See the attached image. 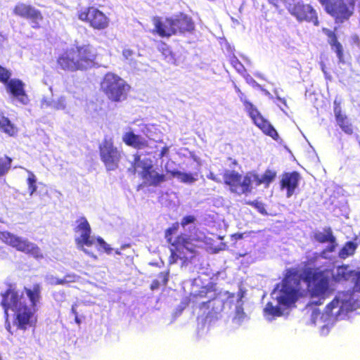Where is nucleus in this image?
<instances>
[{"mask_svg": "<svg viewBox=\"0 0 360 360\" xmlns=\"http://www.w3.org/2000/svg\"><path fill=\"white\" fill-rule=\"evenodd\" d=\"M52 103H53V100L49 101L48 99H43L41 101V108L43 109H46L49 108H52Z\"/></svg>", "mask_w": 360, "mask_h": 360, "instance_id": "c03bdc74", "label": "nucleus"}, {"mask_svg": "<svg viewBox=\"0 0 360 360\" xmlns=\"http://www.w3.org/2000/svg\"><path fill=\"white\" fill-rule=\"evenodd\" d=\"M320 314V311L319 310H314L313 311L312 316L314 318H316Z\"/></svg>", "mask_w": 360, "mask_h": 360, "instance_id": "8fccbe9b", "label": "nucleus"}, {"mask_svg": "<svg viewBox=\"0 0 360 360\" xmlns=\"http://www.w3.org/2000/svg\"><path fill=\"white\" fill-rule=\"evenodd\" d=\"M13 13L18 17L27 20L33 29L41 27L44 16L41 11L30 4L18 3L13 8Z\"/></svg>", "mask_w": 360, "mask_h": 360, "instance_id": "2eb2a0df", "label": "nucleus"}, {"mask_svg": "<svg viewBox=\"0 0 360 360\" xmlns=\"http://www.w3.org/2000/svg\"><path fill=\"white\" fill-rule=\"evenodd\" d=\"M179 228V223L174 222L165 231V238L170 245L169 264L176 263L178 260L185 264L196 255V245L193 244V239L190 236L181 233L174 236Z\"/></svg>", "mask_w": 360, "mask_h": 360, "instance_id": "20e7f679", "label": "nucleus"}, {"mask_svg": "<svg viewBox=\"0 0 360 360\" xmlns=\"http://www.w3.org/2000/svg\"><path fill=\"white\" fill-rule=\"evenodd\" d=\"M11 76V71L0 65V82L4 84L8 83V81L10 79Z\"/></svg>", "mask_w": 360, "mask_h": 360, "instance_id": "e433bc0d", "label": "nucleus"}, {"mask_svg": "<svg viewBox=\"0 0 360 360\" xmlns=\"http://www.w3.org/2000/svg\"><path fill=\"white\" fill-rule=\"evenodd\" d=\"M97 56L96 49L91 44H75L58 56L56 63L66 72L84 71L96 64Z\"/></svg>", "mask_w": 360, "mask_h": 360, "instance_id": "7ed1b4c3", "label": "nucleus"}, {"mask_svg": "<svg viewBox=\"0 0 360 360\" xmlns=\"http://www.w3.org/2000/svg\"><path fill=\"white\" fill-rule=\"evenodd\" d=\"M251 176L249 173L244 176L236 170L226 169L222 175L223 184L231 193L236 195H248L252 193Z\"/></svg>", "mask_w": 360, "mask_h": 360, "instance_id": "6e6552de", "label": "nucleus"}, {"mask_svg": "<svg viewBox=\"0 0 360 360\" xmlns=\"http://www.w3.org/2000/svg\"><path fill=\"white\" fill-rule=\"evenodd\" d=\"M245 316V314L243 310V304H240L236 308L235 318L238 320H241V319H244Z\"/></svg>", "mask_w": 360, "mask_h": 360, "instance_id": "79ce46f5", "label": "nucleus"}, {"mask_svg": "<svg viewBox=\"0 0 360 360\" xmlns=\"http://www.w3.org/2000/svg\"><path fill=\"white\" fill-rule=\"evenodd\" d=\"M77 304H74L72 305L71 311L75 315V321L79 325L81 323V320L79 318L78 313L76 309Z\"/></svg>", "mask_w": 360, "mask_h": 360, "instance_id": "37998d69", "label": "nucleus"}, {"mask_svg": "<svg viewBox=\"0 0 360 360\" xmlns=\"http://www.w3.org/2000/svg\"><path fill=\"white\" fill-rule=\"evenodd\" d=\"M229 61L233 68H235L238 72H243L245 70V68L242 63L235 56H230Z\"/></svg>", "mask_w": 360, "mask_h": 360, "instance_id": "72a5a7b5", "label": "nucleus"}, {"mask_svg": "<svg viewBox=\"0 0 360 360\" xmlns=\"http://www.w3.org/2000/svg\"><path fill=\"white\" fill-rule=\"evenodd\" d=\"M99 156L108 171H114L119 167L121 152L114 145L112 138L105 137L98 146Z\"/></svg>", "mask_w": 360, "mask_h": 360, "instance_id": "f8f14e48", "label": "nucleus"}, {"mask_svg": "<svg viewBox=\"0 0 360 360\" xmlns=\"http://www.w3.org/2000/svg\"><path fill=\"white\" fill-rule=\"evenodd\" d=\"M264 313L266 315L274 316H281L283 312L278 306H274L270 302H267L264 308Z\"/></svg>", "mask_w": 360, "mask_h": 360, "instance_id": "7c9ffc66", "label": "nucleus"}, {"mask_svg": "<svg viewBox=\"0 0 360 360\" xmlns=\"http://www.w3.org/2000/svg\"><path fill=\"white\" fill-rule=\"evenodd\" d=\"M232 164L234 165H238L237 160H233V162H232Z\"/></svg>", "mask_w": 360, "mask_h": 360, "instance_id": "864d4df0", "label": "nucleus"}, {"mask_svg": "<svg viewBox=\"0 0 360 360\" xmlns=\"http://www.w3.org/2000/svg\"><path fill=\"white\" fill-rule=\"evenodd\" d=\"M335 22L342 24L354 15L357 0H318Z\"/></svg>", "mask_w": 360, "mask_h": 360, "instance_id": "423d86ee", "label": "nucleus"}, {"mask_svg": "<svg viewBox=\"0 0 360 360\" xmlns=\"http://www.w3.org/2000/svg\"><path fill=\"white\" fill-rule=\"evenodd\" d=\"M313 238L319 243H328L330 244L328 248L329 252H333L337 245L336 238L333 233L332 229L329 226L325 227L323 231H317L314 232Z\"/></svg>", "mask_w": 360, "mask_h": 360, "instance_id": "4be33fe9", "label": "nucleus"}, {"mask_svg": "<svg viewBox=\"0 0 360 360\" xmlns=\"http://www.w3.org/2000/svg\"><path fill=\"white\" fill-rule=\"evenodd\" d=\"M122 141L127 146L137 150L147 148L149 146L148 140L134 134L132 131L124 133L122 136Z\"/></svg>", "mask_w": 360, "mask_h": 360, "instance_id": "b1692460", "label": "nucleus"}, {"mask_svg": "<svg viewBox=\"0 0 360 360\" xmlns=\"http://www.w3.org/2000/svg\"><path fill=\"white\" fill-rule=\"evenodd\" d=\"M321 70H322V71L323 72V73H324V74H326V66H325V65L322 63L321 64Z\"/></svg>", "mask_w": 360, "mask_h": 360, "instance_id": "603ef678", "label": "nucleus"}, {"mask_svg": "<svg viewBox=\"0 0 360 360\" xmlns=\"http://www.w3.org/2000/svg\"><path fill=\"white\" fill-rule=\"evenodd\" d=\"M158 278L160 281L153 280L150 284V288L151 290H157L160 285H166L169 281V271H162L158 274Z\"/></svg>", "mask_w": 360, "mask_h": 360, "instance_id": "c85d7f7f", "label": "nucleus"}, {"mask_svg": "<svg viewBox=\"0 0 360 360\" xmlns=\"http://www.w3.org/2000/svg\"><path fill=\"white\" fill-rule=\"evenodd\" d=\"M154 26L153 33L162 38H169L174 36L172 16L165 18L160 16H154L152 18Z\"/></svg>", "mask_w": 360, "mask_h": 360, "instance_id": "a211bd4d", "label": "nucleus"}, {"mask_svg": "<svg viewBox=\"0 0 360 360\" xmlns=\"http://www.w3.org/2000/svg\"><path fill=\"white\" fill-rule=\"evenodd\" d=\"M0 131L10 136H14L18 132V129L4 115H0Z\"/></svg>", "mask_w": 360, "mask_h": 360, "instance_id": "bb28decb", "label": "nucleus"}, {"mask_svg": "<svg viewBox=\"0 0 360 360\" xmlns=\"http://www.w3.org/2000/svg\"><path fill=\"white\" fill-rule=\"evenodd\" d=\"M212 294L210 299L207 302H203L200 304V309H210L206 317H215L222 309L223 300L219 298L220 292H217L216 284L209 283L206 285L202 286L198 291L193 295L194 297L204 298Z\"/></svg>", "mask_w": 360, "mask_h": 360, "instance_id": "9d476101", "label": "nucleus"}, {"mask_svg": "<svg viewBox=\"0 0 360 360\" xmlns=\"http://www.w3.org/2000/svg\"><path fill=\"white\" fill-rule=\"evenodd\" d=\"M354 270L348 265H341L335 271L321 266H304L302 273L298 269L289 268L285 270L283 278L275 290H278L276 300L284 307H290L300 298L309 295L318 301L310 304L321 305L330 293L331 281L340 283L351 279Z\"/></svg>", "mask_w": 360, "mask_h": 360, "instance_id": "f257e3e1", "label": "nucleus"}, {"mask_svg": "<svg viewBox=\"0 0 360 360\" xmlns=\"http://www.w3.org/2000/svg\"><path fill=\"white\" fill-rule=\"evenodd\" d=\"M77 16L80 21L88 25L94 30H107L110 24V19L107 14L93 6L79 10Z\"/></svg>", "mask_w": 360, "mask_h": 360, "instance_id": "1a4fd4ad", "label": "nucleus"}, {"mask_svg": "<svg viewBox=\"0 0 360 360\" xmlns=\"http://www.w3.org/2000/svg\"><path fill=\"white\" fill-rule=\"evenodd\" d=\"M132 167L134 174L137 167L141 168L139 176L147 186L156 187L167 181L165 174L156 172L150 160L148 162L141 161V157L138 154L134 155Z\"/></svg>", "mask_w": 360, "mask_h": 360, "instance_id": "9b49d317", "label": "nucleus"}, {"mask_svg": "<svg viewBox=\"0 0 360 360\" xmlns=\"http://www.w3.org/2000/svg\"><path fill=\"white\" fill-rule=\"evenodd\" d=\"M79 276L76 275L75 274H67L64 276L63 278L57 279L55 282L57 285H64L68 283H74L76 282L79 279Z\"/></svg>", "mask_w": 360, "mask_h": 360, "instance_id": "473e14b6", "label": "nucleus"}, {"mask_svg": "<svg viewBox=\"0 0 360 360\" xmlns=\"http://www.w3.org/2000/svg\"><path fill=\"white\" fill-rule=\"evenodd\" d=\"M13 160L11 158L4 155L0 157V176L6 174L11 168Z\"/></svg>", "mask_w": 360, "mask_h": 360, "instance_id": "c756f323", "label": "nucleus"}, {"mask_svg": "<svg viewBox=\"0 0 360 360\" xmlns=\"http://www.w3.org/2000/svg\"><path fill=\"white\" fill-rule=\"evenodd\" d=\"M323 32L328 37V44L336 53L340 63H344V50L342 45L338 41V36L335 32L323 27Z\"/></svg>", "mask_w": 360, "mask_h": 360, "instance_id": "393cba45", "label": "nucleus"}, {"mask_svg": "<svg viewBox=\"0 0 360 360\" xmlns=\"http://www.w3.org/2000/svg\"><path fill=\"white\" fill-rule=\"evenodd\" d=\"M77 226L74 229L75 233H79V237L75 238V241L78 248L86 252L84 247L92 246L95 244L94 238L91 236V228L84 217H79L77 221Z\"/></svg>", "mask_w": 360, "mask_h": 360, "instance_id": "dca6fc26", "label": "nucleus"}, {"mask_svg": "<svg viewBox=\"0 0 360 360\" xmlns=\"http://www.w3.org/2000/svg\"><path fill=\"white\" fill-rule=\"evenodd\" d=\"M130 89V85L123 78L111 72L105 73L100 82L101 91L115 103L125 101Z\"/></svg>", "mask_w": 360, "mask_h": 360, "instance_id": "39448f33", "label": "nucleus"}, {"mask_svg": "<svg viewBox=\"0 0 360 360\" xmlns=\"http://www.w3.org/2000/svg\"><path fill=\"white\" fill-rule=\"evenodd\" d=\"M27 184L28 186V191L30 195H32L37 191V179L34 174L32 172H28V177L27 179Z\"/></svg>", "mask_w": 360, "mask_h": 360, "instance_id": "2f4dec72", "label": "nucleus"}, {"mask_svg": "<svg viewBox=\"0 0 360 360\" xmlns=\"http://www.w3.org/2000/svg\"><path fill=\"white\" fill-rule=\"evenodd\" d=\"M235 91L237 93L240 101L243 103L245 111L251 118L253 123L266 136H270L274 140L277 141L279 139L278 134L272 124L265 119L258 109L248 100L245 94L239 87L235 86Z\"/></svg>", "mask_w": 360, "mask_h": 360, "instance_id": "0eeeda50", "label": "nucleus"}, {"mask_svg": "<svg viewBox=\"0 0 360 360\" xmlns=\"http://www.w3.org/2000/svg\"><path fill=\"white\" fill-rule=\"evenodd\" d=\"M168 151H169V147L164 146L163 148H162L160 155H159L160 158H163L165 155H166L167 154Z\"/></svg>", "mask_w": 360, "mask_h": 360, "instance_id": "de8ad7c7", "label": "nucleus"}, {"mask_svg": "<svg viewBox=\"0 0 360 360\" xmlns=\"http://www.w3.org/2000/svg\"><path fill=\"white\" fill-rule=\"evenodd\" d=\"M351 280L353 283V291L360 292V271H354Z\"/></svg>", "mask_w": 360, "mask_h": 360, "instance_id": "c9c22d12", "label": "nucleus"}, {"mask_svg": "<svg viewBox=\"0 0 360 360\" xmlns=\"http://www.w3.org/2000/svg\"><path fill=\"white\" fill-rule=\"evenodd\" d=\"M179 179L180 180L181 182L186 184L193 183L196 180V179L193 176L192 174L181 172L180 173Z\"/></svg>", "mask_w": 360, "mask_h": 360, "instance_id": "58836bf2", "label": "nucleus"}, {"mask_svg": "<svg viewBox=\"0 0 360 360\" xmlns=\"http://www.w3.org/2000/svg\"><path fill=\"white\" fill-rule=\"evenodd\" d=\"M167 173H169L172 177H176L179 179L181 172L179 170H171L168 171Z\"/></svg>", "mask_w": 360, "mask_h": 360, "instance_id": "09e8293b", "label": "nucleus"}, {"mask_svg": "<svg viewBox=\"0 0 360 360\" xmlns=\"http://www.w3.org/2000/svg\"><path fill=\"white\" fill-rule=\"evenodd\" d=\"M41 285L34 283L32 288L24 287L20 293L16 287L9 283L6 290L1 293V305L8 319V311L13 312V325L19 330H26L35 327L37 322V312L41 300Z\"/></svg>", "mask_w": 360, "mask_h": 360, "instance_id": "f03ea898", "label": "nucleus"}, {"mask_svg": "<svg viewBox=\"0 0 360 360\" xmlns=\"http://www.w3.org/2000/svg\"><path fill=\"white\" fill-rule=\"evenodd\" d=\"M6 85L7 91L17 98L22 103H26L27 96L25 91L24 83L18 79H9Z\"/></svg>", "mask_w": 360, "mask_h": 360, "instance_id": "412c9836", "label": "nucleus"}, {"mask_svg": "<svg viewBox=\"0 0 360 360\" xmlns=\"http://www.w3.org/2000/svg\"><path fill=\"white\" fill-rule=\"evenodd\" d=\"M301 176L297 171L284 172L280 181L281 189L286 190V196L291 197L298 187Z\"/></svg>", "mask_w": 360, "mask_h": 360, "instance_id": "aec40b11", "label": "nucleus"}, {"mask_svg": "<svg viewBox=\"0 0 360 360\" xmlns=\"http://www.w3.org/2000/svg\"><path fill=\"white\" fill-rule=\"evenodd\" d=\"M6 328H7V330H10L11 326H10V324H9V323L8 324V326L6 327Z\"/></svg>", "mask_w": 360, "mask_h": 360, "instance_id": "5fc2aeb1", "label": "nucleus"}, {"mask_svg": "<svg viewBox=\"0 0 360 360\" xmlns=\"http://www.w3.org/2000/svg\"><path fill=\"white\" fill-rule=\"evenodd\" d=\"M207 178L216 183H218V184H220L221 183V179L215 174H214L213 172H210L208 175H207Z\"/></svg>", "mask_w": 360, "mask_h": 360, "instance_id": "49530a36", "label": "nucleus"}, {"mask_svg": "<svg viewBox=\"0 0 360 360\" xmlns=\"http://www.w3.org/2000/svg\"><path fill=\"white\" fill-rule=\"evenodd\" d=\"M333 111L336 122L341 130L346 134L352 135L354 133V126L347 115L342 112L340 100H334Z\"/></svg>", "mask_w": 360, "mask_h": 360, "instance_id": "6ab92c4d", "label": "nucleus"}, {"mask_svg": "<svg viewBox=\"0 0 360 360\" xmlns=\"http://www.w3.org/2000/svg\"><path fill=\"white\" fill-rule=\"evenodd\" d=\"M95 243L96 242L98 245L99 248L98 250L102 249L106 252H110L112 249L109 247V245L105 243V241L101 237H97L96 238H94Z\"/></svg>", "mask_w": 360, "mask_h": 360, "instance_id": "ea45409f", "label": "nucleus"}, {"mask_svg": "<svg viewBox=\"0 0 360 360\" xmlns=\"http://www.w3.org/2000/svg\"><path fill=\"white\" fill-rule=\"evenodd\" d=\"M357 248V244L353 241H348L345 243L339 252V257L342 259H346L353 255Z\"/></svg>", "mask_w": 360, "mask_h": 360, "instance_id": "cd10ccee", "label": "nucleus"}, {"mask_svg": "<svg viewBox=\"0 0 360 360\" xmlns=\"http://www.w3.org/2000/svg\"><path fill=\"white\" fill-rule=\"evenodd\" d=\"M249 176H251V186L252 181H255L257 186L264 185L267 188L276 178L277 172L274 169H266L262 176L255 172H249Z\"/></svg>", "mask_w": 360, "mask_h": 360, "instance_id": "5701e85b", "label": "nucleus"}, {"mask_svg": "<svg viewBox=\"0 0 360 360\" xmlns=\"http://www.w3.org/2000/svg\"><path fill=\"white\" fill-rule=\"evenodd\" d=\"M122 55L126 59H129L134 55V51L129 49H124L122 51Z\"/></svg>", "mask_w": 360, "mask_h": 360, "instance_id": "a18cd8bd", "label": "nucleus"}, {"mask_svg": "<svg viewBox=\"0 0 360 360\" xmlns=\"http://www.w3.org/2000/svg\"><path fill=\"white\" fill-rule=\"evenodd\" d=\"M288 11L298 21H307L312 22L315 26L319 25V21L316 10L309 4H304L302 1L292 0V2L284 1Z\"/></svg>", "mask_w": 360, "mask_h": 360, "instance_id": "4468645a", "label": "nucleus"}, {"mask_svg": "<svg viewBox=\"0 0 360 360\" xmlns=\"http://www.w3.org/2000/svg\"><path fill=\"white\" fill-rule=\"evenodd\" d=\"M246 205H250L255 208L259 213L262 214H266L267 212L266 211L263 202L257 201V200H252V201H247L245 202Z\"/></svg>", "mask_w": 360, "mask_h": 360, "instance_id": "f704fd0d", "label": "nucleus"}, {"mask_svg": "<svg viewBox=\"0 0 360 360\" xmlns=\"http://www.w3.org/2000/svg\"><path fill=\"white\" fill-rule=\"evenodd\" d=\"M65 107L66 103L64 97H60L56 101L53 100L52 109L56 110H64Z\"/></svg>", "mask_w": 360, "mask_h": 360, "instance_id": "4c0bfd02", "label": "nucleus"}, {"mask_svg": "<svg viewBox=\"0 0 360 360\" xmlns=\"http://www.w3.org/2000/svg\"><path fill=\"white\" fill-rule=\"evenodd\" d=\"M196 221V217L194 215H186L184 217L181 221V226L185 227L186 226L193 224Z\"/></svg>", "mask_w": 360, "mask_h": 360, "instance_id": "a19ab883", "label": "nucleus"}, {"mask_svg": "<svg viewBox=\"0 0 360 360\" xmlns=\"http://www.w3.org/2000/svg\"><path fill=\"white\" fill-rule=\"evenodd\" d=\"M0 240L17 250L30 255L35 259L43 257V254L37 245L8 231L0 232Z\"/></svg>", "mask_w": 360, "mask_h": 360, "instance_id": "ddd939ff", "label": "nucleus"}, {"mask_svg": "<svg viewBox=\"0 0 360 360\" xmlns=\"http://www.w3.org/2000/svg\"><path fill=\"white\" fill-rule=\"evenodd\" d=\"M234 236L237 239H242L243 237V233H237V234H235Z\"/></svg>", "mask_w": 360, "mask_h": 360, "instance_id": "3c124183", "label": "nucleus"}, {"mask_svg": "<svg viewBox=\"0 0 360 360\" xmlns=\"http://www.w3.org/2000/svg\"><path fill=\"white\" fill-rule=\"evenodd\" d=\"M173 30L174 35H186L195 30V22L191 16L180 12L172 16Z\"/></svg>", "mask_w": 360, "mask_h": 360, "instance_id": "f3484780", "label": "nucleus"}, {"mask_svg": "<svg viewBox=\"0 0 360 360\" xmlns=\"http://www.w3.org/2000/svg\"><path fill=\"white\" fill-rule=\"evenodd\" d=\"M342 307V302L338 297H335L330 303H328L324 310V314L328 316H338L340 314Z\"/></svg>", "mask_w": 360, "mask_h": 360, "instance_id": "a878e982", "label": "nucleus"}]
</instances>
